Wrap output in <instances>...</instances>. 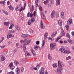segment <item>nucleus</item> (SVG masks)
Segmentation results:
<instances>
[{"instance_id":"nucleus-1","label":"nucleus","mask_w":74,"mask_h":74,"mask_svg":"<svg viewBox=\"0 0 74 74\" xmlns=\"http://www.w3.org/2000/svg\"><path fill=\"white\" fill-rule=\"evenodd\" d=\"M59 51H61V52H63V53H64L69 54V53H71V51H70L65 50L64 47H62L61 48L59 49Z\"/></svg>"},{"instance_id":"nucleus-2","label":"nucleus","mask_w":74,"mask_h":74,"mask_svg":"<svg viewBox=\"0 0 74 74\" xmlns=\"http://www.w3.org/2000/svg\"><path fill=\"white\" fill-rule=\"evenodd\" d=\"M56 46V44L55 43H54L53 44L51 43L50 44V48L51 50L52 51L55 48V47Z\"/></svg>"},{"instance_id":"nucleus-3","label":"nucleus","mask_w":74,"mask_h":74,"mask_svg":"<svg viewBox=\"0 0 74 74\" xmlns=\"http://www.w3.org/2000/svg\"><path fill=\"white\" fill-rule=\"evenodd\" d=\"M58 66L59 68H62V66L63 65V63L61 62L60 61H58Z\"/></svg>"},{"instance_id":"nucleus-4","label":"nucleus","mask_w":74,"mask_h":74,"mask_svg":"<svg viewBox=\"0 0 74 74\" xmlns=\"http://www.w3.org/2000/svg\"><path fill=\"white\" fill-rule=\"evenodd\" d=\"M9 66L10 67V70H14V68H15V66L13 65V63L12 62L10 63L9 64Z\"/></svg>"},{"instance_id":"nucleus-5","label":"nucleus","mask_w":74,"mask_h":74,"mask_svg":"<svg viewBox=\"0 0 74 74\" xmlns=\"http://www.w3.org/2000/svg\"><path fill=\"white\" fill-rule=\"evenodd\" d=\"M62 70L63 68H58L57 69V72L59 73V74H61V73H62Z\"/></svg>"},{"instance_id":"nucleus-6","label":"nucleus","mask_w":74,"mask_h":74,"mask_svg":"<svg viewBox=\"0 0 74 74\" xmlns=\"http://www.w3.org/2000/svg\"><path fill=\"white\" fill-rule=\"evenodd\" d=\"M21 36L23 38H26V37H29L30 36V35L27 34H23L21 35Z\"/></svg>"},{"instance_id":"nucleus-7","label":"nucleus","mask_w":74,"mask_h":74,"mask_svg":"<svg viewBox=\"0 0 74 74\" xmlns=\"http://www.w3.org/2000/svg\"><path fill=\"white\" fill-rule=\"evenodd\" d=\"M72 21L73 20H72V19L69 18L67 22V25H70V24L72 23Z\"/></svg>"},{"instance_id":"nucleus-8","label":"nucleus","mask_w":74,"mask_h":74,"mask_svg":"<svg viewBox=\"0 0 74 74\" xmlns=\"http://www.w3.org/2000/svg\"><path fill=\"white\" fill-rule=\"evenodd\" d=\"M51 18H53L55 16V11H53L51 13Z\"/></svg>"},{"instance_id":"nucleus-9","label":"nucleus","mask_w":74,"mask_h":74,"mask_svg":"<svg viewBox=\"0 0 74 74\" xmlns=\"http://www.w3.org/2000/svg\"><path fill=\"white\" fill-rule=\"evenodd\" d=\"M39 8V9L40 10V14L41 15H44V13H43V12L42 11V7H41L40 6H39L38 7Z\"/></svg>"},{"instance_id":"nucleus-10","label":"nucleus","mask_w":74,"mask_h":74,"mask_svg":"<svg viewBox=\"0 0 74 74\" xmlns=\"http://www.w3.org/2000/svg\"><path fill=\"white\" fill-rule=\"evenodd\" d=\"M15 73L16 74H19V73H20V69L18 68H17L15 70Z\"/></svg>"},{"instance_id":"nucleus-11","label":"nucleus","mask_w":74,"mask_h":74,"mask_svg":"<svg viewBox=\"0 0 74 74\" xmlns=\"http://www.w3.org/2000/svg\"><path fill=\"white\" fill-rule=\"evenodd\" d=\"M31 51L33 55L34 56H36V53L35 52V51L33 50V49H31Z\"/></svg>"},{"instance_id":"nucleus-12","label":"nucleus","mask_w":74,"mask_h":74,"mask_svg":"<svg viewBox=\"0 0 74 74\" xmlns=\"http://www.w3.org/2000/svg\"><path fill=\"white\" fill-rule=\"evenodd\" d=\"M68 41L69 44H73L74 43V41L71 40V39H68Z\"/></svg>"},{"instance_id":"nucleus-13","label":"nucleus","mask_w":74,"mask_h":74,"mask_svg":"<svg viewBox=\"0 0 74 74\" xmlns=\"http://www.w3.org/2000/svg\"><path fill=\"white\" fill-rule=\"evenodd\" d=\"M40 27L41 29H45V27L44 26V25H43V23H42V21L41 20L40 21Z\"/></svg>"},{"instance_id":"nucleus-14","label":"nucleus","mask_w":74,"mask_h":74,"mask_svg":"<svg viewBox=\"0 0 74 74\" xmlns=\"http://www.w3.org/2000/svg\"><path fill=\"white\" fill-rule=\"evenodd\" d=\"M56 34H57V32L56 31L53 33L51 35V37L53 38V37H54L55 36H56Z\"/></svg>"},{"instance_id":"nucleus-15","label":"nucleus","mask_w":74,"mask_h":74,"mask_svg":"<svg viewBox=\"0 0 74 74\" xmlns=\"http://www.w3.org/2000/svg\"><path fill=\"white\" fill-rule=\"evenodd\" d=\"M58 23L60 26L62 25V20H60L58 21Z\"/></svg>"},{"instance_id":"nucleus-16","label":"nucleus","mask_w":74,"mask_h":74,"mask_svg":"<svg viewBox=\"0 0 74 74\" xmlns=\"http://www.w3.org/2000/svg\"><path fill=\"white\" fill-rule=\"evenodd\" d=\"M61 17L63 19V18H64V12H61Z\"/></svg>"},{"instance_id":"nucleus-17","label":"nucleus","mask_w":74,"mask_h":74,"mask_svg":"<svg viewBox=\"0 0 74 74\" xmlns=\"http://www.w3.org/2000/svg\"><path fill=\"white\" fill-rule=\"evenodd\" d=\"M60 0H57L56 2V5H60Z\"/></svg>"},{"instance_id":"nucleus-18","label":"nucleus","mask_w":74,"mask_h":74,"mask_svg":"<svg viewBox=\"0 0 74 74\" xmlns=\"http://www.w3.org/2000/svg\"><path fill=\"white\" fill-rule=\"evenodd\" d=\"M1 59L2 61H4L5 60V58H4V57L3 56L1 55Z\"/></svg>"},{"instance_id":"nucleus-19","label":"nucleus","mask_w":74,"mask_h":74,"mask_svg":"<svg viewBox=\"0 0 74 74\" xmlns=\"http://www.w3.org/2000/svg\"><path fill=\"white\" fill-rule=\"evenodd\" d=\"M4 25H5L6 26H9V25H10V23L9 22H4Z\"/></svg>"},{"instance_id":"nucleus-20","label":"nucleus","mask_w":74,"mask_h":74,"mask_svg":"<svg viewBox=\"0 0 74 74\" xmlns=\"http://www.w3.org/2000/svg\"><path fill=\"white\" fill-rule=\"evenodd\" d=\"M9 8L10 10H12V11H13V10H14V8H13L12 6L11 5H10V6H9Z\"/></svg>"},{"instance_id":"nucleus-21","label":"nucleus","mask_w":74,"mask_h":74,"mask_svg":"<svg viewBox=\"0 0 74 74\" xmlns=\"http://www.w3.org/2000/svg\"><path fill=\"white\" fill-rule=\"evenodd\" d=\"M49 0H47L46 1H45L43 2L44 4H45V5L47 4L48 3V2H49Z\"/></svg>"},{"instance_id":"nucleus-22","label":"nucleus","mask_w":74,"mask_h":74,"mask_svg":"<svg viewBox=\"0 0 74 74\" xmlns=\"http://www.w3.org/2000/svg\"><path fill=\"white\" fill-rule=\"evenodd\" d=\"M19 7H21V8H20V12H21L22 11V10H23V7L22 6V5L21 4H20L19 5Z\"/></svg>"},{"instance_id":"nucleus-23","label":"nucleus","mask_w":74,"mask_h":74,"mask_svg":"<svg viewBox=\"0 0 74 74\" xmlns=\"http://www.w3.org/2000/svg\"><path fill=\"white\" fill-rule=\"evenodd\" d=\"M26 41H27V39H25L24 40H21V41H20V42H21V43H22V42H23V43H25V42Z\"/></svg>"},{"instance_id":"nucleus-24","label":"nucleus","mask_w":74,"mask_h":74,"mask_svg":"<svg viewBox=\"0 0 74 74\" xmlns=\"http://www.w3.org/2000/svg\"><path fill=\"white\" fill-rule=\"evenodd\" d=\"M48 58L50 60H51L52 59V57L51 56V55L50 54H49L48 55Z\"/></svg>"},{"instance_id":"nucleus-25","label":"nucleus","mask_w":74,"mask_h":74,"mask_svg":"<svg viewBox=\"0 0 74 74\" xmlns=\"http://www.w3.org/2000/svg\"><path fill=\"white\" fill-rule=\"evenodd\" d=\"M66 37H67V38H71L70 36V35L68 33L66 34Z\"/></svg>"},{"instance_id":"nucleus-26","label":"nucleus","mask_w":74,"mask_h":74,"mask_svg":"<svg viewBox=\"0 0 74 74\" xmlns=\"http://www.w3.org/2000/svg\"><path fill=\"white\" fill-rule=\"evenodd\" d=\"M14 64H16V66H17V65H18V64H19V62H17V61H16V60H15L14 62Z\"/></svg>"},{"instance_id":"nucleus-27","label":"nucleus","mask_w":74,"mask_h":74,"mask_svg":"<svg viewBox=\"0 0 74 74\" xmlns=\"http://www.w3.org/2000/svg\"><path fill=\"white\" fill-rule=\"evenodd\" d=\"M57 66H58V65L56 64H55L53 65V68H56V67H57Z\"/></svg>"},{"instance_id":"nucleus-28","label":"nucleus","mask_w":74,"mask_h":74,"mask_svg":"<svg viewBox=\"0 0 74 74\" xmlns=\"http://www.w3.org/2000/svg\"><path fill=\"white\" fill-rule=\"evenodd\" d=\"M41 64H42V63L40 62V63L39 64H37V65L36 66V67H37L38 68H39V67L41 65Z\"/></svg>"},{"instance_id":"nucleus-29","label":"nucleus","mask_w":74,"mask_h":74,"mask_svg":"<svg viewBox=\"0 0 74 74\" xmlns=\"http://www.w3.org/2000/svg\"><path fill=\"white\" fill-rule=\"evenodd\" d=\"M15 10L16 11H20V8H19V7H17L16 8Z\"/></svg>"},{"instance_id":"nucleus-30","label":"nucleus","mask_w":74,"mask_h":74,"mask_svg":"<svg viewBox=\"0 0 74 74\" xmlns=\"http://www.w3.org/2000/svg\"><path fill=\"white\" fill-rule=\"evenodd\" d=\"M0 4H3V6L5 4V1H2L1 2H0Z\"/></svg>"},{"instance_id":"nucleus-31","label":"nucleus","mask_w":74,"mask_h":74,"mask_svg":"<svg viewBox=\"0 0 74 74\" xmlns=\"http://www.w3.org/2000/svg\"><path fill=\"white\" fill-rule=\"evenodd\" d=\"M41 71L42 72H43L44 71V68L42 67L40 69V70L39 71Z\"/></svg>"},{"instance_id":"nucleus-32","label":"nucleus","mask_w":74,"mask_h":74,"mask_svg":"<svg viewBox=\"0 0 74 74\" xmlns=\"http://www.w3.org/2000/svg\"><path fill=\"white\" fill-rule=\"evenodd\" d=\"M39 48V46H35L34 48V49H37Z\"/></svg>"},{"instance_id":"nucleus-33","label":"nucleus","mask_w":74,"mask_h":74,"mask_svg":"<svg viewBox=\"0 0 74 74\" xmlns=\"http://www.w3.org/2000/svg\"><path fill=\"white\" fill-rule=\"evenodd\" d=\"M45 43V40H42V47L43 48L44 47V44Z\"/></svg>"},{"instance_id":"nucleus-34","label":"nucleus","mask_w":74,"mask_h":74,"mask_svg":"<svg viewBox=\"0 0 74 74\" xmlns=\"http://www.w3.org/2000/svg\"><path fill=\"white\" fill-rule=\"evenodd\" d=\"M25 56H30V55H29V53H28V52H25Z\"/></svg>"},{"instance_id":"nucleus-35","label":"nucleus","mask_w":74,"mask_h":74,"mask_svg":"<svg viewBox=\"0 0 74 74\" xmlns=\"http://www.w3.org/2000/svg\"><path fill=\"white\" fill-rule=\"evenodd\" d=\"M28 25H30L32 24V23H31V20H29L28 21Z\"/></svg>"},{"instance_id":"nucleus-36","label":"nucleus","mask_w":74,"mask_h":74,"mask_svg":"<svg viewBox=\"0 0 74 74\" xmlns=\"http://www.w3.org/2000/svg\"><path fill=\"white\" fill-rule=\"evenodd\" d=\"M71 59V57L70 56H68L66 58V60H69V59Z\"/></svg>"},{"instance_id":"nucleus-37","label":"nucleus","mask_w":74,"mask_h":74,"mask_svg":"<svg viewBox=\"0 0 74 74\" xmlns=\"http://www.w3.org/2000/svg\"><path fill=\"white\" fill-rule=\"evenodd\" d=\"M34 10V8H33V6H32V8H31L30 10V12H31V13H32L33 12V11Z\"/></svg>"},{"instance_id":"nucleus-38","label":"nucleus","mask_w":74,"mask_h":74,"mask_svg":"<svg viewBox=\"0 0 74 74\" xmlns=\"http://www.w3.org/2000/svg\"><path fill=\"white\" fill-rule=\"evenodd\" d=\"M41 17L42 19H44L45 18V15H44V14H43V15H42L41 16Z\"/></svg>"},{"instance_id":"nucleus-39","label":"nucleus","mask_w":74,"mask_h":74,"mask_svg":"<svg viewBox=\"0 0 74 74\" xmlns=\"http://www.w3.org/2000/svg\"><path fill=\"white\" fill-rule=\"evenodd\" d=\"M3 13H4L5 15H8V13L7 12V11H5V10H3Z\"/></svg>"},{"instance_id":"nucleus-40","label":"nucleus","mask_w":74,"mask_h":74,"mask_svg":"<svg viewBox=\"0 0 74 74\" xmlns=\"http://www.w3.org/2000/svg\"><path fill=\"white\" fill-rule=\"evenodd\" d=\"M47 38L49 40H51V41H53V40H54V39L53 38L52 39L51 37H48Z\"/></svg>"},{"instance_id":"nucleus-41","label":"nucleus","mask_w":74,"mask_h":74,"mask_svg":"<svg viewBox=\"0 0 74 74\" xmlns=\"http://www.w3.org/2000/svg\"><path fill=\"white\" fill-rule=\"evenodd\" d=\"M47 38L49 40H51V41H53V40H54V39L53 38L52 39L51 37H48Z\"/></svg>"},{"instance_id":"nucleus-42","label":"nucleus","mask_w":74,"mask_h":74,"mask_svg":"<svg viewBox=\"0 0 74 74\" xmlns=\"http://www.w3.org/2000/svg\"><path fill=\"white\" fill-rule=\"evenodd\" d=\"M66 29L67 30H69V26L67 25H66L65 26Z\"/></svg>"},{"instance_id":"nucleus-43","label":"nucleus","mask_w":74,"mask_h":74,"mask_svg":"<svg viewBox=\"0 0 74 74\" xmlns=\"http://www.w3.org/2000/svg\"><path fill=\"white\" fill-rule=\"evenodd\" d=\"M14 26L15 27V28L16 29H17V30H19L18 29V28H19V27H18V25H15Z\"/></svg>"},{"instance_id":"nucleus-44","label":"nucleus","mask_w":74,"mask_h":74,"mask_svg":"<svg viewBox=\"0 0 74 74\" xmlns=\"http://www.w3.org/2000/svg\"><path fill=\"white\" fill-rule=\"evenodd\" d=\"M31 22H34L35 21L34 20V18H32L31 19Z\"/></svg>"},{"instance_id":"nucleus-45","label":"nucleus","mask_w":74,"mask_h":74,"mask_svg":"<svg viewBox=\"0 0 74 74\" xmlns=\"http://www.w3.org/2000/svg\"><path fill=\"white\" fill-rule=\"evenodd\" d=\"M40 44V41H37L36 42V44L37 45H39V44Z\"/></svg>"},{"instance_id":"nucleus-46","label":"nucleus","mask_w":74,"mask_h":74,"mask_svg":"<svg viewBox=\"0 0 74 74\" xmlns=\"http://www.w3.org/2000/svg\"><path fill=\"white\" fill-rule=\"evenodd\" d=\"M60 39V38H57L56 40L55 41V42H56L57 41H58V40H59Z\"/></svg>"},{"instance_id":"nucleus-47","label":"nucleus","mask_w":74,"mask_h":74,"mask_svg":"<svg viewBox=\"0 0 74 74\" xmlns=\"http://www.w3.org/2000/svg\"><path fill=\"white\" fill-rule=\"evenodd\" d=\"M30 40H29V41H27V43H25V44H26V45H27L28 44L30 43Z\"/></svg>"},{"instance_id":"nucleus-48","label":"nucleus","mask_w":74,"mask_h":74,"mask_svg":"<svg viewBox=\"0 0 74 74\" xmlns=\"http://www.w3.org/2000/svg\"><path fill=\"white\" fill-rule=\"evenodd\" d=\"M29 32L30 33H32L33 32V30H32V29H29Z\"/></svg>"},{"instance_id":"nucleus-49","label":"nucleus","mask_w":74,"mask_h":74,"mask_svg":"<svg viewBox=\"0 0 74 74\" xmlns=\"http://www.w3.org/2000/svg\"><path fill=\"white\" fill-rule=\"evenodd\" d=\"M12 26H14L13 24H12L10 27H9V29H12Z\"/></svg>"},{"instance_id":"nucleus-50","label":"nucleus","mask_w":74,"mask_h":74,"mask_svg":"<svg viewBox=\"0 0 74 74\" xmlns=\"http://www.w3.org/2000/svg\"><path fill=\"white\" fill-rule=\"evenodd\" d=\"M30 12H29L28 13L27 15V17H30Z\"/></svg>"},{"instance_id":"nucleus-51","label":"nucleus","mask_w":74,"mask_h":74,"mask_svg":"<svg viewBox=\"0 0 74 74\" xmlns=\"http://www.w3.org/2000/svg\"><path fill=\"white\" fill-rule=\"evenodd\" d=\"M62 36H64V35H65V33L63 31L62 32Z\"/></svg>"},{"instance_id":"nucleus-52","label":"nucleus","mask_w":74,"mask_h":74,"mask_svg":"<svg viewBox=\"0 0 74 74\" xmlns=\"http://www.w3.org/2000/svg\"><path fill=\"white\" fill-rule=\"evenodd\" d=\"M44 36H48V33L47 32H46L45 33Z\"/></svg>"},{"instance_id":"nucleus-53","label":"nucleus","mask_w":74,"mask_h":74,"mask_svg":"<svg viewBox=\"0 0 74 74\" xmlns=\"http://www.w3.org/2000/svg\"><path fill=\"white\" fill-rule=\"evenodd\" d=\"M34 68V66H32L30 67V69L31 70H33Z\"/></svg>"},{"instance_id":"nucleus-54","label":"nucleus","mask_w":74,"mask_h":74,"mask_svg":"<svg viewBox=\"0 0 74 74\" xmlns=\"http://www.w3.org/2000/svg\"><path fill=\"white\" fill-rule=\"evenodd\" d=\"M51 2V4H52V3H53V0H49Z\"/></svg>"},{"instance_id":"nucleus-55","label":"nucleus","mask_w":74,"mask_h":74,"mask_svg":"<svg viewBox=\"0 0 74 74\" xmlns=\"http://www.w3.org/2000/svg\"><path fill=\"white\" fill-rule=\"evenodd\" d=\"M51 4H48L47 6V7L48 8H49V7H51Z\"/></svg>"},{"instance_id":"nucleus-56","label":"nucleus","mask_w":74,"mask_h":74,"mask_svg":"<svg viewBox=\"0 0 74 74\" xmlns=\"http://www.w3.org/2000/svg\"><path fill=\"white\" fill-rule=\"evenodd\" d=\"M40 73L39 74H44V73L43 72H41V71H39Z\"/></svg>"},{"instance_id":"nucleus-57","label":"nucleus","mask_w":74,"mask_h":74,"mask_svg":"<svg viewBox=\"0 0 74 74\" xmlns=\"http://www.w3.org/2000/svg\"><path fill=\"white\" fill-rule=\"evenodd\" d=\"M24 71V68H23V67H22V69H21V72H22H22H23Z\"/></svg>"},{"instance_id":"nucleus-58","label":"nucleus","mask_w":74,"mask_h":74,"mask_svg":"<svg viewBox=\"0 0 74 74\" xmlns=\"http://www.w3.org/2000/svg\"><path fill=\"white\" fill-rule=\"evenodd\" d=\"M47 36H45V35H44V40H46V38H47Z\"/></svg>"},{"instance_id":"nucleus-59","label":"nucleus","mask_w":74,"mask_h":74,"mask_svg":"<svg viewBox=\"0 0 74 74\" xmlns=\"http://www.w3.org/2000/svg\"><path fill=\"white\" fill-rule=\"evenodd\" d=\"M10 74H15V73H14V72H9Z\"/></svg>"},{"instance_id":"nucleus-60","label":"nucleus","mask_w":74,"mask_h":74,"mask_svg":"<svg viewBox=\"0 0 74 74\" xmlns=\"http://www.w3.org/2000/svg\"><path fill=\"white\" fill-rule=\"evenodd\" d=\"M38 2H39V1H38L37 0H36L35 1V3L36 4H38Z\"/></svg>"},{"instance_id":"nucleus-61","label":"nucleus","mask_w":74,"mask_h":74,"mask_svg":"<svg viewBox=\"0 0 74 74\" xmlns=\"http://www.w3.org/2000/svg\"><path fill=\"white\" fill-rule=\"evenodd\" d=\"M29 16L31 17V18H32V17L33 16V14L32 13L31 14L30 13V15Z\"/></svg>"},{"instance_id":"nucleus-62","label":"nucleus","mask_w":74,"mask_h":74,"mask_svg":"<svg viewBox=\"0 0 74 74\" xmlns=\"http://www.w3.org/2000/svg\"><path fill=\"white\" fill-rule=\"evenodd\" d=\"M12 43V42L11 41H10L8 42V45H10V44H11Z\"/></svg>"},{"instance_id":"nucleus-63","label":"nucleus","mask_w":74,"mask_h":74,"mask_svg":"<svg viewBox=\"0 0 74 74\" xmlns=\"http://www.w3.org/2000/svg\"><path fill=\"white\" fill-rule=\"evenodd\" d=\"M72 35L74 37V32H71Z\"/></svg>"},{"instance_id":"nucleus-64","label":"nucleus","mask_w":74,"mask_h":74,"mask_svg":"<svg viewBox=\"0 0 74 74\" xmlns=\"http://www.w3.org/2000/svg\"><path fill=\"white\" fill-rule=\"evenodd\" d=\"M34 70H37V68L36 67H34Z\"/></svg>"}]
</instances>
